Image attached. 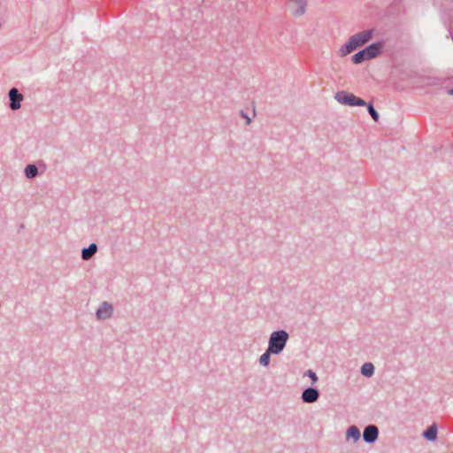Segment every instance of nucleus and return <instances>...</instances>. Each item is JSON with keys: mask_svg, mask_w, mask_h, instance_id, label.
Instances as JSON below:
<instances>
[{"mask_svg": "<svg viewBox=\"0 0 453 453\" xmlns=\"http://www.w3.org/2000/svg\"><path fill=\"white\" fill-rule=\"evenodd\" d=\"M372 37V30L371 29L364 30L353 35L349 38L347 42L340 48L339 53L341 57H345L354 51L357 48L363 46L368 42Z\"/></svg>", "mask_w": 453, "mask_h": 453, "instance_id": "1", "label": "nucleus"}, {"mask_svg": "<svg viewBox=\"0 0 453 453\" xmlns=\"http://www.w3.org/2000/svg\"><path fill=\"white\" fill-rule=\"evenodd\" d=\"M288 338L289 335L285 330H278L273 332L268 341L267 349H269V352H273L274 355H279L281 353L286 347Z\"/></svg>", "mask_w": 453, "mask_h": 453, "instance_id": "2", "label": "nucleus"}, {"mask_svg": "<svg viewBox=\"0 0 453 453\" xmlns=\"http://www.w3.org/2000/svg\"><path fill=\"white\" fill-rule=\"evenodd\" d=\"M335 100L344 105L349 106H365L366 103L365 100L356 96L352 93L346 91H339L334 96Z\"/></svg>", "mask_w": 453, "mask_h": 453, "instance_id": "3", "label": "nucleus"}, {"mask_svg": "<svg viewBox=\"0 0 453 453\" xmlns=\"http://www.w3.org/2000/svg\"><path fill=\"white\" fill-rule=\"evenodd\" d=\"M113 306L108 302H103L96 311V316L98 320H106L111 318Z\"/></svg>", "mask_w": 453, "mask_h": 453, "instance_id": "4", "label": "nucleus"}, {"mask_svg": "<svg viewBox=\"0 0 453 453\" xmlns=\"http://www.w3.org/2000/svg\"><path fill=\"white\" fill-rule=\"evenodd\" d=\"M379 436V429L375 425H369L365 426L363 432V439L367 443L376 441Z\"/></svg>", "mask_w": 453, "mask_h": 453, "instance_id": "5", "label": "nucleus"}, {"mask_svg": "<svg viewBox=\"0 0 453 453\" xmlns=\"http://www.w3.org/2000/svg\"><path fill=\"white\" fill-rule=\"evenodd\" d=\"M9 97L11 100L10 107L12 110H18L20 108V102L23 100V96L19 92L16 88H12L9 91Z\"/></svg>", "mask_w": 453, "mask_h": 453, "instance_id": "6", "label": "nucleus"}, {"mask_svg": "<svg viewBox=\"0 0 453 453\" xmlns=\"http://www.w3.org/2000/svg\"><path fill=\"white\" fill-rule=\"evenodd\" d=\"M293 5L294 9L292 11V14L295 17H300L303 15L306 12V7L308 4V0H289Z\"/></svg>", "mask_w": 453, "mask_h": 453, "instance_id": "7", "label": "nucleus"}, {"mask_svg": "<svg viewBox=\"0 0 453 453\" xmlns=\"http://www.w3.org/2000/svg\"><path fill=\"white\" fill-rule=\"evenodd\" d=\"M381 45L380 43H372L362 50L365 57V59H372L376 58L380 52Z\"/></svg>", "mask_w": 453, "mask_h": 453, "instance_id": "8", "label": "nucleus"}, {"mask_svg": "<svg viewBox=\"0 0 453 453\" xmlns=\"http://www.w3.org/2000/svg\"><path fill=\"white\" fill-rule=\"evenodd\" d=\"M381 45L380 43H372L362 50L365 57V59H372L376 58L380 52Z\"/></svg>", "mask_w": 453, "mask_h": 453, "instance_id": "9", "label": "nucleus"}, {"mask_svg": "<svg viewBox=\"0 0 453 453\" xmlns=\"http://www.w3.org/2000/svg\"><path fill=\"white\" fill-rule=\"evenodd\" d=\"M381 45L380 43H372L362 50L365 57V59H372L376 58L380 52Z\"/></svg>", "mask_w": 453, "mask_h": 453, "instance_id": "10", "label": "nucleus"}, {"mask_svg": "<svg viewBox=\"0 0 453 453\" xmlns=\"http://www.w3.org/2000/svg\"><path fill=\"white\" fill-rule=\"evenodd\" d=\"M97 245L96 243H91L88 248L82 249L81 258L86 261L89 260L97 252Z\"/></svg>", "mask_w": 453, "mask_h": 453, "instance_id": "11", "label": "nucleus"}, {"mask_svg": "<svg viewBox=\"0 0 453 453\" xmlns=\"http://www.w3.org/2000/svg\"><path fill=\"white\" fill-rule=\"evenodd\" d=\"M360 430L357 426H350L346 431V439H352L354 442L360 439Z\"/></svg>", "mask_w": 453, "mask_h": 453, "instance_id": "12", "label": "nucleus"}, {"mask_svg": "<svg viewBox=\"0 0 453 453\" xmlns=\"http://www.w3.org/2000/svg\"><path fill=\"white\" fill-rule=\"evenodd\" d=\"M423 436L428 441H434L437 438L436 425L430 426L424 433Z\"/></svg>", "mask_w": 453, "mask_h": 453, "instance_id": "13", "label": "nucleus"}, {"mask_svg": "<svg viewBox=\"0 0 453 453\" xmlns=\"http://www.w3.org/2000/svg\"><path fill=\"white\" fill-rule=\"evenodd\" d=\"M361 373L365 377H372L374 373V365L370 362L365 363L361 366Z\"/></svg>", "mask_w": 453, "mask_h": 453, "instance_id": "14", "label": "nucleus"}, {"mask_svg": "<svg viewBox=\"0 0 453 453\" xmlns=\"http://www.w3.org/2000/svg\"><path fill=\"white\" fill-rule=\"evenodd\" d=\"M25 175L28 179H33L38 175V168L35 165H27L25 168Z\"/></svg>", "mask_w": 453, "mask_h": 453, "instance_id": "15", "label": "nucleus"}, {"mask_svg": "<svg viewBox=\"0 0 453 453\" xmlns=\"http://www.w3.org/2000/svg\"><path fill=\"white\" fill-rule=\"evenodd\" d=\"M271 354H273V352H269V349H267L265 352L260 356L259 364L262 366L267 367L269 365Z\"/></svg>", "mask_w": 453, "mask_h": 453, "instance_id": "16", "label": "nucleus"}, {"mask_svg": "<svg viewBox=\"0 0 453 453\" xmlns=\"http://www.w3.org/2000/svg\"><path fill=\"white\" fill-rule=\"evenodd\" d=\"M365 52L363 50L358 51L355 55L352 56V61L354 64H360L363 61L366 60L364 55Z\"/></svg>", "mask_w": 453, "mask_h": 453, "instance_id": "17", "label": "nucleus"}, {"mask_svg": "<svg viewBox=\"0 0 453 453\" xmlns=\"http://www.w3.org/2000/svg\"><path fill=\"white\" fill-rule=\"evenodd\" d=\"M301 396H319V390L313 388H306Z\"/></svg>", "mask_w": 453, "mask_h": 453, "instance_id": "18", "label": "nucleus"}, {"mask_svg": "<svg viewBox=\"0 0 453 453\" xmlns=\"http://www.w3.org/2000/svg\"><path fill=\"white\" fill-rule=\"evenodd\" d=\"M367 109H368V111H369L371 117L373 119V120L378 121L379 120V113L376 111V110L374 109L372 104H369Z\"/></svg>", "mask_w": 453, "mask_h": 453, "instance_id": "19", "label": "nucleus"}, {"mask_svg": "<svg viewBox=\"0 0 453 453\" xmlns=\"http://www.w3.org/2000/svg\"><path fill=\"white\" fill-rule=\"evenodd\" d=\"M240 116H241L242 119H244L246 120V124H247V125H250V124L251 119H250V118L247 115V113H246V112H244L243 111H240Z\"/></svg>", "mask_w": 453, "mask_h": 453, "instance_id": "20", "label": "nucleus"}, {"mask_svg": "<svg viewBox=\"0 0 453 453\" xmlns=\"http://www.w3.org/2000/svg\"><path fill=\"white\" fill-rule=\"evenodd\" d=\"M308 373H309V376L311 378V380H312L313 381H316V380H318V378H317V376H316L315 372H313L312 371L309 370V371H308Z\"/></svg>", "mask_w": 453, "mask_h": 453, "instance_id": "21", "label": "nucleus"}, {"mask_svg": "<svg viewBox=\"0 0 453 453\" xmlns=\"http://www.w3.org/2000/svg\"><path fill=\"white\" fill-rule=\"evenodd\" d=\"M318 398H303L305 403H314Z\"/></svg>", "mask_w": 453, "mask_h": 453, "instance_id": "22", "label": "nucleus"}, {"mask_svg": "<svg viewBox=\"0 0 453 453\" xmlns=\"http://www.w3.org/2000/svg\"><path fill=\"white\" fill-rule=\"evenodd\" d=\"M448 93H449V95H453V88L449 89V90L448 91Z\"/></svg>", "mask_w": 453, "mask_h": 453, "instance_id": "23", "label": "nucleus"}]
</instances>
